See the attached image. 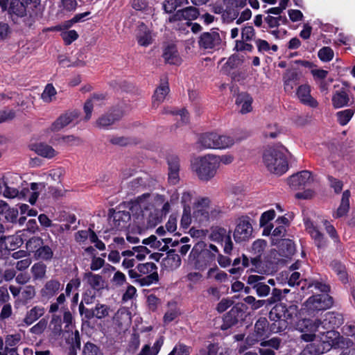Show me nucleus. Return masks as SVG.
Returning a JSON list of instances; mask_svg holds the SVG:
<instances>
[{
  "mask_svg": "<svg viewBox=\"0 0 355 355\" xmlns=\"http://www.w3.org/2000/svg\"><path fill=\"white\" fill-rule=\"evenodd\" d=\"M151 196L148 193L139 196L133 202L131 207L132 212L138 215V218L141 216L143 225L148 227H153L157 225L162 220V214L153 209L151 205Z\"/></svg>",
  "mask_w": 355,
  "mask_h": 355,
  "instance_id": "obj_1",
  "label": "nucleus"
},
{
  "mask_svg": "<svg viewBox=\"0 0 355 355\" xmlns=\"http://www.w3.org/2000/svg\"><path fill=\"white\" fill-rule=\"evenodd\" d=\"M312 287H314L322 293L313 295L309 297L303 304L302 309L309 314H312L316 311L329 309L333 304L332 297L327 294V292L329 291V286L325 284L315 282L309 284L308 288Z\"/></svg>",
  "mask_w": 355,
  "mask_h": 355,
  "instance_id": "obj_2",
  "label": "nucleus"
},
{
  "mask_svg": "<svg viewBox=\"0 0 355 355\" xmlns=\"http://www.w3.org/2000/svg\"><path fill=\"white\" fill-rule=\"evenodd\" d=\"M263 162L267 169L277 175L285 173L288 168L284 152L280 149L270 148L263 155Z\"/></svg>",
  "mask_w": 355,
  "mask_h": 355,
  "instance_id": "obj_3",
  "label": "nucleus"
},
{
  "mask_svg": "<svg viewBox=\"0 0 355 355\" xmlns=\"http://www.w3.org/2000/svg\"><path fill=\"white\" fill-rule=\"evenodd\" d=\"M191 168L197 177L203 182L211 180L216 175L218 169L214 154L197 157L193 162Z\"/></svg>",
  "mask_w": 355,
  "mask_h": 355,
  "instance_id": "obj_4",
  "label": "nucleus"
},
{
  "mask_svg": "<svg viewBox=\"0 0 355 355\" xmlns=\"http://www.w3.org/2000/svg\"><path fill=\"white\" fill-rule=\"evenodd\" d=\"M296 306L286 307L285 305L280 304L272 309L269 313V318L271 320L278 322L279 327L277 329V331H279L286 327L288 320H291L296 315Z\"/></svg>",
  "mask_w": 355,
  "mask_h": 355,
  "instance_id": "obj_5",
  "label": "nucleus"
},
{
  "mask_svg": "<svg viewBox=\"0 0 355 355\" xmlns=\"http://www.w3.org/2000/svg\"><path fill=\"white\" fill-rule=\"evenodd\" d=\"M137 270L142 277V279H139L140 286H149L158 281L157 266L154 263H139L137 266Z\"/></svg>",
  "mask_w": 355,
  "mask_h": 355,
  "instance_id": "obj_6",
  "label": "nucleus"
},
{
  "mask_svg": "<svg viewBox=\"0 0 355 355\" xmlns=\"http://www.w3.org/2000/svg\"><path fill=\"white\" fill-rule=\"evenodd\" d=\"M351 101L349 90L345 86L335 85L331 96L332 106L335 109H340L349 106Z\"/></svg>",
  "mask_w": 355,
  "mask_h": 355,
  "instance_id": "obj_7",
  "label": "nucleus"
},
{
  "mask_svg": "<svg viewBox=\"0 0 355 355\" xmlns=\"http://www.w3.org/2000/svg\"><path fill=\"white\" fill-rule=\"evenodd\" d=\"M253 229L248 217L239 218L234 232V239L236 242L248 240L252 234Z\"/></svg>",
  "mask_w": 355,
  "mask_h": 355,
  "instance_id": "obj_8",
  "label": "nucleus"
},
{
  "mask_svg": "<svg viewBox=\"0 0 355 355\" xmlns=\"http://www.w3.org/2000/svg\"><path fill=\"white\" fill-rule=\"evenodd\" d=\"M41 0H11L9 13L19 17L26 16L27 7L33 5L35 8L40 6Z\"/></svg>",
  "mask_w": 355,
  "mask_h": 355,
  "instance_id": "obj_9",
  "label": "nucleus"
},
{
  "mask_svg": "<svg viewBox=\"0 0 355 355\" xmlns=\"http://www.w3.org/2000/svg\"><path fill=\"white\" fill-rule=\"evenodd\" d=\"M222 39L218 32L211 31L202 33L199 38V46L205 49H213L218 48Z\"/></svg>",
  "mask_w": 355,
  "mask_h": 355,
  "instance_id": "obj_10",
  "label": "nucleus"
},
{
  "mask_svg": "<svg viewBox=\"0 0 355 355\" xmlns=\"http://www.w3.org/2000/svg\"><path fill=\"white\" fill-rule=\"evenodd\" d=\"M322 324V323L319 320L313 321L309 319H304L302 320L299 325L300 328L304 327L301 331L304 333L302 334L301 338L306 342L313 340L316 336L315 332L318 331Z\"/></svg>",
  "mask_w": 355,
  "mask_h": 355,
  "instance_id": "obj_11",
  "label": "nucleus"
},
{
  "mask_svg": "<svg viewBox=\"0 0 355 355\" xmlns=\"http://www.w3.org/2000/svg\"><path fill=\"white\" fill-rule=\"evenodd\" d=\"M268 322L266 318H261L255 323L254 331L247 338V343L252 345L262 340L267 335Z\"/></svg>",
  "mask_w": 355,
  "mask_h": 355,
  "instance_id": "obj_12",
  "label": "nucleus"
},
{
  "mask_svg": "<svg viewBox=\"0 0 355 355\" xmlns=\"http://www.w3.org/2000/svg\"><path fill=\"white\" fill-rule=\"evenodd\" d=\"M209 204L210 201L207 198H201L196 200L193 203V218L199 221L207 219Z\"/></svg>",
  "mask_w": 355,
  "mask_h": 355,
  "instance_id": "obj_13",
  "label": "nucleus"
},
{
  "mask_svg": "<svg viewBox=\"0 0 355 355\" xmlns=\"http://www.w3.org/2000/svg\"><path fill=\"white\" fill-rule=\"evenodd\" d=\"M130 220V215L128 211H114L112 215L110 217V223L113 229L121 230L126 227Z\"/></svg>",
  "mask_w": 355,
  "mask_h": 355,
  "instance_id": "obj_14",
  "label": "nucleus"
},
{
  "mask_svg": "<svg viewBox=\"0 0 355 355\" xmlns=\"http://www.w3.org/2000/svg\"><path fill=\"white\" fill-rule=\"evenodd\" d=\"M62 288V284L58 280L51 279L45 283L40 293L43 299L49 300L58 294Z\"/></svg>",
  "mask_w": 355,
  "mask_h": 355,
  "instance_id": "obj_15",
  "label": "nucleus"
},
{
  "mask_svg": "<svg viewBox=\"0 0 355 355\" xmlns=\"http://www.w3.org/2000/svg\"><path fill=\"white\" fill-rule=\"evenodd\" d=\"M312 178L310 172L303 171L291 176L288 180V183L291 187L298 189L310 184Z\"/></svg>",
  "mask_w": 355,
  "mask_h": 355,
  "instance_id": "obj_16",
  "label": "nucleus"
},
{
  "mask_svg": "<svg viewBox=\"0 0 355 355\" xmlns=\"http://www.w3.org/2000/svg\"><path fill=\"white\" fill-rule=\"evenodd\" d=\"M253 99L252 96L245 92L239 93L236 96L235 103L237 106L239 112L245 114L252 110Z\"/></svg>",
  "mask_w": 355,
  "mask_h": 355,
  "instance_id": "obj_17",
  "label": "nucleus"
},
{
  "mask_svg": "<svg viewBox=\"0 0 355 355\" xmlns=\"http://www.w3.org/2000/svg\"><path fill=\"white\" fill-rule=\"evenodd\" d=\"M79 116V112L77 110L69 111L61 115L51 125L53 131H58L75 121Z\"/></svg>",
  "mask_w": 355,
  "mask_h": 355,
  "instance_id": "obj_18",
  "label": "nucleus"
},
{
  "mask_svg": "<svg viewBox=\"0 0 355 355\" xmlns=\"http://www.w3.org/2000/svg\"><path fill=\"white\" fill-rule=\"evenodd\" d=\"M181 259L178 254L170 251L166 256L162 259L161 266L163 270L173 271L178 268L181 265Z\"/></svg>",
  "mask_w": 355,
  "mask_h": 355,
  "instance_id": "obj_19",
  "label": "nucleus"
},
{
  "mask_svg": "<svg viewBox=\"0 0 355 355\" xmlns=\"http://www.w3.org/2000/svg\"><path fill=\"white\" fill-rule=\"evenodd\" d=\"M113 324L120 330L127 328L131 322L130 313L124 308L119 309L113 317Z\"/></svg>",
  "mask_w": 355,
  "mask_h": 355,
  "instance_id": "obj_20",
  "label": "nucleus"
},
{
  "mask_svg": "<svg viewBox=\"0 0 355 355\" xmlns=\"http://www.w3.org/2000/svg\"><path fill=\"white\" fill-rule=\"evenodd\" d=\"M310 93V86L308 85H302L298 87L297 96L302 103L312 107H315L318 105V102L311 96Z\"/></svg>",
  "mask_w": 355,
  "mask_h": 355,
  "instance_id": "obj_21",
  "label": "nucleus"
},
{
  "mask_svg": "<svg viewBox=\"0 0 355 355\" xmlns=\"http://www.w3.org/2000/svg\"><path fill=\"white\" fill-rule=\"evenodd\" d=\"M217 132H210L201 135L198 141V145L200 149L216 150Z\"/></svg>",
  "mask_w": 355,
  "mask_h": 355,
  "instance_id": "obj_22",
  "label": "nucleus"
},
{
  "mask_svg": "<svg viewBox=\"0 0 355 355\" xmlns=\"http://www.w3.org/2000/svg\"><path fill=\"white\" fill-rule=\"evenodd\" d=\"M306 229L310 234L311 238L314 240L315 245L318 248H322L326 246L327 242L323 234L313 225L310 221L305 222Z\"/></svg>",
  "mask_w": 355,
  "mask_h": 355,
  "instance_id": "obj_23",
  "label": "nucleus"
},
{
  "mask_svg": "<svg viewBox=\"0 0 355 355\" xmlns=\"http://www.w3.org/2000/svg\"><path fill=\"white\" fill-rule=\"evenodd\" d=\"M122 116L121 112H111L99 117L96 121V126L99 128H106L119 120Z\"/></svg>",
  "mask_w": 355,
  "mask_h": 355,
  "instance_id": "obj_24",
  "label": "nucleus"
},
{
  "mask_svg": "<svg viewBox=\"0 0 355 355\" xmlns=\"http://www.w3.org/2000/svg\"><path fill=\"white\" fill-rule=\"evenodd\" d=\"M44 313L45 309L43 306H35L26 312L23 322L26 326H30L40 318Z\"/></svg>",
  "mask_w": 355,
  "mask_h": 355,
  "instance_id": "obj_25",
  "label": "nucleus"
},
{
  "mask_svg": "<svg viewBox=\"0 0 355 355\" xmlns=\"http://www.w3.org/2000/svg\"><path fill=\"white\" fill-rule=\"evenodd\" d=\"M83 280L85 281L93 289L100 291L105 286V281L102 276L87 272L84 274Z\"/></svg>",
  "mask_w": 355,
  "mask_h": 355,
  "instance_id": "obj_26",
  "label": "nucleus"
},
{
  "mask_svg": "<svg viewBox=\"0 0 355 355\" xmlns=\"http://www.w3.org/2000/svg\"><path fill=\"white\" fill-rule=\"evenodd\" d=\"M33 150L40 156L51 159L58 155V152L51 146L40 143L33 146Z\"/></svg>",
  "mask_w": 355,
  "mask_h": 355,
  "instance_id": "obj_27",
  "label": "nucleus"
},
{
  "mask_svg": "<svg viewBox=\"0 0 355 355\" xmlns=\"http://www.w3.org/2000/svg\"><path fill=\"white\" fill-rule=\"evenodd\" d=\"M163 57L165 61L171 64L178 65L182 62L178 50L174 45H168L164 49Z\"/></svg>",
  "mask_w": 355,
  "mask_h": 355,
  "instance_id": "obj_28",
  "label": "nucleus"
},
{
  "mask_svg": "<svg viewBox=\"0 0 355 355\" xmlns=\"http://www.w3.org/2000/svg\"><path fill=\"white\" fill-rule=\"evenodd\" d=\"M350 191L346 190L343 193L340 206L334 213L333 216L336 218L345 216L349 209Z\"/></svg>",
  "mask_w": 355,
  "mask_h": 355,
  "instance_id": "obj_29",
  "label": "nucleus"
},
{
  "mask_svg": "<svg viewBox=\"0 0 355 355\" xmlns=\"http://www.w3.org/2000/svg\"><path fill=\"white\" fill-rule=\"evenodd\" d=\"M236 143L235 139L229 135L219 134L217 132L216 150H225L230 148Z\"/></svg>",
  "mask_w": 355,
  "mask_h": 355,
  "instance_id": "obj_30",
  "label": "nucleus"
},
{
  "mask_svg": "<svg viewBox=\"0 0 355 355\" xmlns=\"http://www.w3.org/2000/svg\"><path fill=\"white\" fill-rule=\"evenodd\" d=\"M137 37L138 43L144 46H148L153 41L150 31L144 25L139 26Z\"/></svg>",
  "mask_w": 355,
  "mask_h": 355,
  "instance_id": "obj_31",
  "label": "nucleus"
},
{
  "mask_svg": "<svg viewBox=\"0 0 355 355\" xmlns=\"http://www.w3.org/2000/svg\"><path fill=\"white\" fill-rule=\"evenodd\" d=\"M169 92L167 83L161 84V85L155 90L153 96V106H158L160 103L163 102Z\"/></svg>",
  "mask_w": 355,
  "mask_h": 355,
  "instance_id": "obj_32",
  "label": "nucleus"
},
{
  "mask_svg": "<svg viewBox=\"0 0 355 355\" xmlns=\"http://www.w3.org/2000/svg\"><path fill=\"white\" fill-rule=\"evenodd\" d=\"M180 315V311L178 308L176 303L168 302V310L165 313L163 320L164 324H168L173 321Z\"/></svg>",
  "mask_w": 355,
  "mask_h": 355,
  "instance_id": "obj_33",
  "label": "nucleus"
},
{
  "mask_svg": "<svg viewBox=\"0 0 355 355\" xmlns=\"http://www.w3.org/2000/svg\"><path fill=\"white\" fill-rule=\"evenodd\" d=\"M88 239L90 241L97 240V235L91 229L80 230L75 234V240L79 243H84Z\"/></svg>",
  "mask_w": 355,
  "mask_h": 355,
  "instance_id": "obj_34",
  "label": "nucleus"
},
{
  "mask_svg": "<svg viewBox=\"0 0 355 355\" xmlns=\"http://www.w3.org/2000/svg\"><path fill=\"white\" fill-rule=\"evenodd\" d=\"M250 270L260 274H266L270 272V268L262 262L259 256L250 259Z\"/></svg>",
  "mask_w": 355,
  "mask_h": 355,
  "instance_id": "obj_35",
  "label": "nucleus"
},
{
  "mask_svg": "<svg viewBox=\"0 0 355 355\" xmlns=\"http://www.w3.org/2000/svg\"><path fill=\"white\" fill-rule=\"evenodd\" d=\"M284 80L285 91L291 92L298 83V75L295 71L287 72L284 76Z\"/></svg>",
  "mask_w": 355,
  "mask_h": 355,
  "instance_id": "obj_36",
  "label": "nucleus"
},
{
  "mask_svg": "<svg viewBox=\"0 0 355 355\" xmlns=\"http://www.w3.org/2000/svg\"><path fill=\"white\" fill-rule=\"evenodd\" d=\"M98 100V98L94 96L92 98L88 99L85 102L83 107V110L85 112V116L83 118V120L85 121H87L91 119L92 110L94 109V107L97 105Z\"/></svg>",
  "mask_w": 355,
  "mask_h": 355,
  "instance_id": "obj_37",
  "label": "nucleus"
},
{
  "mask_svg": "<svg viewBox=\"0 0 355 355\" xmlns=\"http://www.w3.org/2000/svg\"><path fill=\"white\" fill-rule=\"evenodd\" d=\"M355 110L353 109H347L343 111L338 112L336 113V117L338 122L341 125H345L352 118Z\"/></svg>",
  "mask_w": 355,
  "mask_h": 355,
  "instance_id": "obj_38",
  "label": "nucleus"
},
{
  "mask_svg": "<svg viewBox=\"0 0 355 355\" xmlns=\"http://www.w3.org/2000/svg\"><path fill=\"white\" fill-rule=\"evenodd\" d=\"M46 266L42 263H35L31 268V272L35 279H42L46 275Z\"/></svg>",
  "mask_w": 355,
  "mask_h": 355,
  "instance_id": "obj_39",
  "label": "nucleus"
},
{
  "mask_svg": "<svg viewBox=\"0 0 355 355\" xmlns=\"http://www.w3.org/2000/svg\"><path fill=\"white\" fill-rule=\"evenodd\" d=\"M339 334L334 331H327L326 333H322V336L320 337V340L324 343H327L328 347L337 344L336 340L338 338Z\"/></svg>",
  "mask_w": 355,
  "mask_h": 355,
  "instance_id": "obj_40",
  "label": "nucleus"
},
{
  "mask_svg": "<svg viewBox=\"0 0 355 355\" xmlns=\"http://www.w3.org/2000/svg\"><path fill=\"white\" fill-rule=\"evenodd\" d=\"M53 252L50 247L47 245L39 247L35 251V256L37 259L49 260L52 258Z\"/></svg>",
  "mask_w": 355,
  "mask_h": 355,
  "instance_id": "obj_41",
  "label": "nucleus"
},
{
  "mask_svg": "<svg viewBox=\"0 0 355 355\" xmlns=\"http://www.w3.org/2000/svg\"><path fill=\"white\" fill-rule=\"evenodd\" d=\"M111 309L106 304L98 303L94 306L95 315L97 319H103L108 316Z\"/></svg>",
  "mask_w": 355,
  "mask_h": 355,
  "instance_id": "obj_42",
  "label": "nucleus"
},
{
  "mask_svg": "<svg viewBox=\"0 0 355 355\" xmlns=\"http://www.w3.org/2000/svg\"><path fill=\"white\" fill-rule=\"evenodd\" d=\"M218 233L222 236V241L224 242V252L226 254H230L233 248V243L230 235L226 234L225 229H219Z\"/></svg>",
  "mask_w": 355,
  "mask_h": 355,
  "instance_id": "obj_43",
  "label": "nucleus"
},
{
  "mask_svg": "<svg viewBox=\"0 0 355 355\" xmlns=\"http://www.w3.org/2000/svg\"><path fill=\"white\" fill-rule=\"evenodd\" d=\"M56 93L55 87L48 84L42 94V99L46 103H50L55 98Z\"/></svg>",
  "mask_w": 355,
  "mask_h": 355,
  "instance_id": "obj_44",
  "label": "nucleus"
},
{
  "mask_svg": "<svg viewBox=\"0 0 355 355\" xmlns=\"http://www.w3.org/2000/svg\"><path fill=\"white\" fill-rule=\"evenodd\" d=\"M5 189L3 192V195L4 197L7 198H22L24 196V194L22 192H19V191L13 187H9L6 182L4 183Z\"/></svg>",
  "mask_w": 355,
  "mask_h": 355,
  "instance_id": "obj_45",
  "label": "nucleus"
},
{
  "mask_svg": "<svg viewBox=\"0 0 355 355\" xmlns=\"http://www.w3.org/2000/svg\"><path fill=\"white\" fill-rule=\"evenodd\" d=\"M35 289L33 286L28 285L21 288V300L26 302L34 298L35 296Z\"/></svg>",
  "mask_w": 355,
  "mask_h": 355,
  "instance_id": "obj_46",
  "label": "nucleus"
},
{
  "mask_svg": "<svg viewBox=\"0 0 355 355\" xmlns=\"http://www.w3.org/2000/svg\"><path fill=\"white\" fill-rule=\"evenodd\" d=\"M48 325V320L46 318L41 319L37 323L30 329V332L35 335H41L46 329Z\"/></svg>",
  "mask_w": 355,
  "mask_h": 355,
  "instance_id": "obj_47",
  "label": "nucleus"
},
{
  "mask_svg": "<svg viewBox=\"0 0 355 355\" xmlns=\"http://www.w3.org/2000/svg\"><path fill=\"white\" fill-rule=\"evenodd\" d=\"M255 43L259 51L261 52H269L270 50L275 52L278 49V47L276 44H273L270 46L268 42L263 40H257Z\"/></svg>",
  "mask_w": 355,
  "mask_h": 355,
  "instance_id": "obj_48",
  "label": "nucleus"
},
{
  "mask_svg": "<svg viewBox=\"0 0 355 355\" xmlns=\"http://www.w3.org/2000/svg\"><path fill=\"white\" fill-rule=\"evenodd\" d=\"M5 239H6L5 242H6V244H7L6 245L8 246V250H13L16 248L20 246L22 243L21 239L18 236L12 235V236H5Z\"/></svg>",
  "mask_w": 355,
  "mask_h": 355,
  "instance_id": "obj_49",
  "label": "nucleus"
},
{
  "mask_svg": "<svg viewBox=\"0 0 355 355\" xmlns=\"http://www.w3.org/2000/svg\"><path fill=\"white\" fill-rule=\"evenodd\" d=\"M214 158L216 162L217 163L218 168L220 167V164L228 165L232 164L234 160V156L230 153H227L222 155H214Z\"/></svg>",
  "mask_w": 355,
  "mask_h": 355,
  "instance_id": "obj_50",
  "label": "nucleus"
},
{
  "mask_svg": "<svg viewBox=\"0 0 355 355\" xmlns=\"http://www.w3.org/2000/svg\"><path fill=\"white\" fill-rule=\"evenodd\" d=\"M319 58L324 62H329L334 58V51L330 47H323L318 51Z\"/></svg>",
  "mask_w": 355,
  "mask_h": 355,
  "instance_id": "obj_51",
  "label": "nucleus"
},
{
  "mask_svg": "<svg viewBox=\"0 0 355 355\" xmlns=\"http://www.w3.org/2000/svg\"><path fill=\"white\" fill-rule=\"evenodd\" d=\"M244 302L250 304L252 309L257 310L262 307L266 301L263 300H256L254 297L250 295L244 298Z\"/></svg>",
  "mask_w": 355,
  "mask_h": 355,
  "instance_id": "obj_52",
  "label": "nucleus"
},
{
  "mask_svg": "<svg viewBox=\"0 0 355 355\" xmlns=\"http://www.w3.org/2000/svg\"><path fill=\"white\" fill-rule=\"evenodd\" d=\"M184 13V20L191 21L196 19L198 15L199 12L197 8L189 6L182 9Z\"/></svg>",
  "mask_w": 355,
  "mask_h": 355,
  "instance_id": "obj_53",
  "label": "nucleus"
},
{
  "mask_svg": "<svg viewBox=\"0 0 355 355\" xmlns=\"http://www.w3.org/2000/svg\"><path fill=\"white\" fill-rule=\"evenodd\" d=\"M253 288L255 289L256 293L259 297H266L270 291L269 286L263 283H257L253 285Z\"/></svg>",
  "mask_w": 355,
  "mask_h": 355,
  "instance_id": "obj_54",
  "label": "nucleus"
},
{
  "mask_svg": "<svg viewBox=\"0 0 355 355\" xmlns=\"http://www.w3.org/2000/svg\"><path fill=\"white\" fill-rule=\"evenodd\" d=\"M42 241L39 237H33L26 243V249L29 252H35L41 245Z\"/></svg>",
  "mask_w": 355,
  "mask_h": 355,
  "instance_id": "obj_55",
  "label": "nucleus"
},
{
  "mask_svg": "<svg viewBox=\"0 0 355 355\" xmlns=\"http://www.w3.org/2000/svg\"><path fill=\"white\" fill-rule=\"evenodd\" d=\"M178 171H179V165L178 163H169V173L168 178L170 181L175 184L177 182L178 179Z\"/></svg>",
  "mask_w": 355,
  "mask_h": 355,
  "instance_id": "obj_56",
  "label": "nucleus"
},
{
  "mask_svg": "<svg viewBox=\"0 0 355 355\" xmlns=\"http://www.w3.org/2000/svg\"><path fill=\"white\" fill-rule=\"evenodd\" d=\"M194 197V193L189 191H185L182 193V197H181V202L184 207V209L185 207L191 208L190 205L192 203V200Z\"/></svg>",
  "mask_w": 355,
  "mask_h": 355,
  "instance_id": "obj_57",
  "label": "nucleus"
},
{
  "mask_svg": "<svg viewBox=\"0 0 355 355\" xmlns=\"http://www.w3.org/2000/svg\"><path fill=\"white\" fill-rule=\"evenodd\" d=\"M192 218L191 216V208L185 207L181 218V225L184 228H187L191 224Z\"/></svg>",
  "mask_w": 355,
  "mask_h": 355,
  "instance_id": "obj_58",
  "label": "nucleus"
},
{
  "mask_svg": "<svg viewBox=\"0 0 355 355\" xmlns=\"http://www.w3.org/2000/svg\"><path fill=\"white\" fill-rule=\"evenodd\" d=\"M331 266L335 272H337L340 279L344 282L347 279V275L345 272V268L340 263L335 261L331 263Z\"/></svg>",
  "mask_w": 355,
  "mask_h": 355,
  "instance_id": "obj_59",
  "label": "nucleus"
},
{
  "mask_svg": "<svg viewBox=\"0 0 355 355\" xmlns=\"http://www.w3.org/2000/svg\"><path fill=\"white\" fill-rule=\"evenodd\" d=\"M133 250L135 251V254H136V258L139 261L144 260L146 255L150 253V250L146 246L143 245L134 247Z\"/></svg>",
  "mask_w": 355,
  "mask_h": 355,
  "instance_id": "obj_60",
  "label": "nucleus"
},
{
  "mask_svg": "<svg viewBox=\"0 0 355 355\" xmlns=\"http://www.w3.org/2000/svg\"><path fill=\"white\" fill-rule=\"evenodd\" d=\"M78 37V34L74 30H71L62 33V37L66 44H70L75 41Z\"/></svg>",
  "mask_w": 355,
  "mask_h": 355,
  "instance_id": "obj_61",
  "label": "nucleus"
},
{
  "mask_svg": "<svg viewBox=\"0 0 355 355\" xmlns=\"http://www.w3.org/2000/svg\"><path fill=\"white\" fill-rule=\"evenodd\" d=\"M104 265L105 260L103 258L93 256L90 263V269L92 271H96L103 268Z\"/></svg>",
  "mask_w": 355,
  "mask_h": 355,
  "instance_id": "obj_62",
  "label": "nucleus"
},
{
  "mask_svg": "<svg viewBox=\"0 0 355 355\" xmlns=\"http://www.w3.org/2000/svg\"><path fill=\"white\" fill-rule=\"evenodd\" d=\"M275 212L272 209L263 212L260 218V225H266L269 221L272 220L275 218Z\"/></svg>",
  "mask_w": 355,
  "mask_h": 355,
  "instance_id": "obj_63",
  "label": "nucleus"
},
{
  "mask_svg": "<svg viewBox=\"0 0 355 355\" xmlns=\"http://www.w3.org/2000/svg\"><path fill=\"white\" fill-rule=\"evenodd\" d=\"M328 180L331 188L334 190L335 193H339L342 191L343 183L341 180L334 178L332 176H329Z\"/></svg>",
  "mask_w": 355,
  "mask_h": 355,
  "instance_id": "obj_64",
  "label": "nucleus"
}]
</instances>
